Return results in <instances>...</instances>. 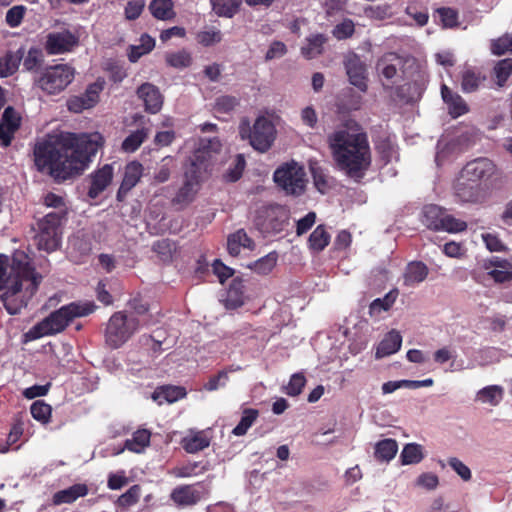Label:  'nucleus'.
Returning <instances> with one entry per match:
<instances>
[{"label": "nucleus", "mask_w": 512, "mask_h": 512, "mask_svg": "<svg viewBox=\"0 0 512 512\" xmlns=\"http://www.w3.org/2000/svg\"><path fill=\"white\" fill-rule=\"evenodd\" d=\"M491 52L498 56L512 52V34L506 33L497 39H493L491 41Z\"/></svg>", "instance_id": "4d7b16f0"}, {"label": "nucleus", "mask_w": 512, "mask_h": 512, "mask_svg": "<svg viewBox=\"0 0 512 512\" xmlns=\"http://www.w3.org/2000/svg\"><path fill=\"white\" fill-rule=\"evenodd\" d=\"M447 463L463 481L467 482L471 480L472 472L470 468L459 458L450 457L448 458Z\"/></svg>", "instance_id": "e2e57ef3"}, {"label": "nucleus", "mask_w": 512, "mask_h": 512, "mask_svg": "<svg viewBox=\"0 0 512 512\" xmlns=\"http://www.w3.org/2000/svg\"><path fill=\"white\" fill-rule=\"evenodd\" d=\"M94 304L70 303L52 312L48 317L35 324L25 334L26 341H33L44 336L62 332L76 317H83L93 312Z\"/></svg>", "instance_id": "20e7f679"}, {"label": "nucleus", "mask_w": 512, "mask_h": 512, "mask_svg": "<svg viewBox=\"0 0 512 512\" xmlns=\"http://www.w3.org/2000/svg\"><path fill=\"white\" fill-rule=\"evenodd\" d=\"M402 464H417L423 459L422 447L416 443H409L404 446L400 455Z\"/></svg>", "instance_id": "c03bdc74"}, {"label": "nucleus", "mask_w": 512, "mask_h": 512, "mask_svg": "<svg viewBox=\"0 0 512 512\" xmlns=\"http://www.w3.org/2000/svg\"><path fill=\"white\" fill-rule=\"evenodd\" d=\"M344 66L349 82L360 91L367 90V69L365 63L355 53L345 56Z\"/></svg>", "instance_id": "2eb2a0df"}, {"label": "nucleus", "mask_w": 512, "mask_h": 512, "mask_svg": "<svg viewBox=\"0 0 512 512\" xmlns=\"http://www.w3.org/2000/svg\"><path fill=\"white\" fill-rule=\"evenodd\" d=\"M414 64V59L395 52L383 54L376 63L377 74L383 85H393L407 77V67Z\"/></svg>", "instance_id": "1a4fd4ad"}, {"label": "nucleus", "mask_w": 512, "mask_h": 512, "mask_svg": "<svg viewBox=\"0 0 512 512\" xmlns=\"http://www.w3.org/2000/svg\"><path fill=\"white\" fill-rule=\"evenodd\" d=\"M51 412V406L42 400L35 401L30 407L32 417L42 424H47L49 422Z\"/></svg>", "instance_id": "3c124183"}, {"label": "nucleus", "mask_w": 512, "mask_h": 512, "mask_svg": "<svg viewBox=\"0 0 512 512\" xmlns=\"http://www.w3.org/2000/svg\"><path fill=\"white\" fill-rule=\"evenodd\" d=\"M24 57V47L18 48L16 51H7L0 57V77L6 78L15 74Z\"/></svg>", "instance_id": "393cba45"}, {"label": "nucleus", "mask_w": 512, "mask_h": 512, "mask_svg": "<svg viewBox=\"0 0 512 512\" xmlns=\"http://www.w3.org/2000/svg\"><path fill=\"white\" fill-rule=\"evenodd\" d=\"M305 176L303 166L291 160L283 163L274 171L273 180L286 194L299 196L305 190Z\"/></svg>", "instance_id": "9d476101"}, {"label": "nucleus", "mask_w": 512, "mask_h": 512, "mask_svg": "<svg viewBox=\"0 0 512 512\" xmlns=\"http://www.w3.org/2000/svg\"><path fill=\"white\" fill-rule=\"evenodd\" d=\"M255 242L248 236L244 229H239L230 234L227 239V250L231 256H238L241 249L254 250Z\"/></svg>", "instance_id": "5701e85b"}, {"label": "nucleus", "mask_w": 512, "mask_h": 512, "mask_svg": "<svg viewBox=\"0 0 512 512\" xmlns=\"http://www.w3.org/2000/svg\"><path fill=\"white\" fill-rule=\"evenodd\" d=\"M244 303V285L241 279L235 278L227 291L226 305L228 308H237Z\"/></svg>", "instance_id": "c9c22d12"}, {"label": "nucleus", "mask_w": 512, "mask_h": 512, "mask_svg": "<svg viewBox=\"0 0 512 512\" xmlns=\"http://www.w3.org/2000/svg\"><path fill=\"white\" fill-rule=\"evenodd\" d=\"M326 42L327 37L324 34L310 35L301 47V54L307 59H313L322 54Z\"/></svg>", "instance_id": "c756f323"}, {"label": "nucleus", "mask_w": 512, "mask_h": 512, "mask_svg": "<svg viewBox=\"0 0 512 512\" xmlns=\"http://www.w3.org/2000/svg\"><path fill=\"white\" fill-rule=\"evenodd\" d=\"M494 73L497 78V84L499 86H503L512 74V59L506 58L500 60L494 67Z\"/></svg>", "instance_id": "13d9d810"}, {"label": "nucleus", "mask_w": 512, "mask_h": 512, "mask_svg": "<svg viewBox=\"0 0 512 512\" xmlns=\"http://www.w3.org/2000/svg\"><path fill=\"white\" fill-rule=\"evenodd\" d=\"M22 61L25 71L35 72L44 63V53L40 48L35 46L30 47L27 51L24 49Z\"/></svg>", "instance_id": "f704fd0d"}, {"label": "nucleus", "mask_w": 512, "mask_h": 512, "mask_svg": "<svg viewBox=\"0 0 512 512\" xmlns=\"http://www.w3.org/2000/svg\"><path fill=\"white\" fill-rule=\"evenodd\" d=\"M207 167L204 151H196L190 157L184 170L183 184L171 201L178 210L185 209L196 199Z\"/></svg>", "instance_id": "39448f33"}, {"label": "nucleus", "mask_w": 512, "mask_h": 512, "mask_svg": "<svg viewBox=\"0 0 512 512\" xmlns=\"http://www.w3.org/2000/svg\"><path fill=\"white\" fill-rule=\"evenodd\" d=\"M165 59L168 65L178 69L186 68L192 63L191 54L186 50L169 53L166 55Z\"/></svg>", "instance_id": "603ef678"}, {"label": "nucleus", "mask_w": 512, "mask_h": 512, "mask_svg": "<svg viewBox=\"0 0 512 512\" xmlns=\"http://www.w3.org/2000/svg\"><path fill=\"white\" fill-rule=\"evenodd\" d=\"M196 40L199 44L208 47L222 41V33L219 29L208 28L199 31L196 35Z\"/></svg>", "instance_id": "5fc2aeb1"}, {"label": "nucleus", "mask_w": 512, "mask_h": 512, "mask_svg": "<svg viewBox=\"0 0 512 512\" xmlns=\"http://www.w3.org/2000/svg\"><path fill=\"white\" fill-rule=\"evenodd\" d=\"M42 279L25 252H15L10 263L7 256L0 254V301L10 315L28 305Z\"/></svg>", "instance_id": "f03ea898"}, {"label": "nucleus", "mask_w": 512, "mask_h": 512, "mask_svg": "<svg viewBox=\"0 0 512 512\" xmlns=\"http://www.w3.org/2000/svg\"><path fill=\"white\" fill-rule=\"evenodd\" d=\"M207 468L199 462L188 463L174 469V475L179 478H189L206 471Z\"/></svg>", "instance_id": "bf43d9fd"}, {"label": "nucleus", "mask_w": 512, "mask_h": 512, "mask_svg": "<svg viewBox=\"0 0 512 512\" xmlns=\"http://www.w3.org/2000/svg\"><path fill=\"white\" fill-rule=\"evenodd\" d=\"M503 399V388L499 385H489L480 389L476 394V400L491 406H497Z\"/></svg>", "instance_id": "72a5a7b5"}, {"label": "nucleus", "mask_w": 512, "mask_h": 512, "mask_svg": "<svg viewBox=\"0 0 512 512\" xmlns=\"http://www.w3.org/2000/svg\"><path fill=\"white\" fill-rule=\"evenodd\" d=\"M258 417V411L255 409H246L243 412L240 422L235 426L232 433L235 436H243L247 433L248 429L253 425Z\"/></svg>", "instance_id": "de8ad7c7"}, {"label": "nucleus", "mask_w": 512, "mask_h": 512, "mask_svg": "<svg viewBox=\"0 0 512 512\" xmlns=\"http://www.w3.org/2000/svg\"><path fill=\"white\" fill-rule=\"evenodd\" d=\"M398 450L397 442L393 439H384L375 445V457L380 461L392 460Z\"/></svg>", "instance_id": "ea45409f"}, {"label": "nucleus", "mask_w": 512, "mask_h": 512, "mask_svg": "<svg viewBox=\"0 0 512 512\" xmlns=\"http://www.w3.org/2000/svg\"><path fill=\"white\" fill-rule=\"evenodd\" d=\"M88 494V487L85 484H74L66 489L60 490L53 495L54 505L70 504L80 497Z\"/></svg>", "instance_id": "cd10ccee"}, {"label": "nucleus", "mask_w": 512, "mask_h": 512, "mask_svg": "<svg viewBox=\"0 0 512 512\" xmlns=\"http://www.w3.org/2000/svg\"><path fill=\"white\" fill-rule=\"evenodd\" d=\"M355 31V25L351 19H345L337 24L333 30V36L338 40H343L351 37Z\"/></svg>", "instance_id": "774afa93"}, {"label": "nucleus", "mask_w": 512, "mask_h": 512, "mask_svg": "<svg viewBox=\"0 0 512 512\" xmlns=\"http://www.w3.org/2000/svg\"><path fill=\"white\" fill-rule=\"evenodd\" d=\"M397 294L394 292L387 293L383 298L375 299L369 307L372 316L379 315L383 311L389 310L396 300Z\"/></svg>", "instance_id": "8fccbe9b"}, {"label": "nucleus", "mask_w": 512, "mask_h": 512, "mask_svg": "<svg viewBox=\"0 0 512 512\" xmlns=\"http://www.w3.org/2000/svg\"><path fill=\"white\" fill-rule=\"evenodd\" d=\"M113 178V166L105 164L90 175V187L88 196L92 199L97 198L111 183Z\"/></svg>", "instance_id": "6ab92c4d"}, {"label": "nucleus", "mask_w": 512, "mask_h": 512, "mask_svg": "<svg viewBox=\"0 0 512 512\" xmlns=\"http://www.w3.org/2000/svg\"><path fill=\"white\" fill-rule=\"evenodd\" d=\"M330 241V235L323 225H319L309 237V246L314 251H322Z\"/></svg>", "instance_id": "37998d69"}, {"label": "nucleus", "mask_w": 512, "mask_h": 512, "mask_svg": "<svg viewBox=\"0 0 512 512\" xmlns=\"http://www.w3.org/2000/svg\"><path fill=\"white\" fill-rule=\"evenodd\" d=\"M484 80L485 76H483L479 71L467 68L462 74V90L466 93L474 92Z\"/></svg>", "instance_id": "a19ab883"}, {"label": "nucleus", "mask_w": 512, "mask_h": 512, "mask_svg": "<svg viewBox=\"0 0 512 512\" xmlns=\"http://www.w3.org/2000/svg\"><path fill=\"white\" fill-rule=\"evenodd\" d=\"M467 229V223L461 219H457L454 216L444 213L441 223L439 224L436 231H445L448 233H459Z\"/></svg>", "instance_id": "79ce46f5"}, {"label": "nucleus", "mask_w": 512, "mask_h": 512, "mask_svg": "<svg viewBox=\"0 0 512 512\" xmlns=\"http://www.w3.org/2000/svg\"><path fill=\"white\" fill-rule=\"evenodd\" d=\"M137 96L143 102L144 109L150 114L158 113L162 106L164 97L158 87L151 83H143L137 89Z\"/></svg>", "instance_id": "a211bd4d"}, {"label": "nucleus", "mask_w": 512, "mask_h": 512, "mask_svg": "<svg viewBox=\"0 0 512 512\" xmlns=\"http://www.w3.org/2000/svg\"><path fill=\"white\" fill-rule=\"evenodd\" d=\"M428 275V268L422 262H411L407 265L404 281L408 286L423 282Z\"/></svg>", "instance_id": "2f4dec72"}, {"label": "nucleus", "mask_w": 512, "mask_h": 512, "mask_svg": "<svg viewBox=\"0 0 512 512\" xmlns=\"http://www.w3.org/2000/svg\"><path fill=\"white\" fill-rule=\"evenodd\" d=\"M141 327V320L127 311L115 312L109 319L105 339L112 348H119Z\"/></svg>", "instance_id": "6e6552de"}, {"label": "nucleus", "mask_w": 512, "mask_h": 512, "mask_svg": "<svg viewBox=\"0 0 512 512\" xmlns=\"http://www.w3.org/2000/svg\"><path fill=\"white\" fill-rule=\"evenodd\" d=\"M376 150L385 164L398 159L397 148L390 139L380 140L376 144Z\"/></svg>", "instance_id": "09e8293b"}, {"label": "nucleus", "mask_w": 512, "mask_h": 512, "mask_svg": "<svg viewBox=\"0 0 512 512\" xmlns=\"http://www.w3.org/2000/svg\"><path fill=\"white\" fill-rule=\"evenodd\" d=\"M145 6V0H129L124 8L125 19L136 20L142 14Z\"/></svg>", "instance_id": "69168bd1"}, {"label": "nucleus", "mask_w": 512, "mask_h": 512, "mask_svg": "<svg viewBox=\"0 0 512 512\" xmlns=\"http://www.w3.org/2000/svg\"><path fill=\"white\" fill-rule=\"evenodd\" d=\"M103 143L98 132H61L54 140L36 144L35 165L41 172L48 171L57 182H63L82 174Z\"/></svg>", "instance_id": "f257e3e1"}, {"label": "nucleus", "mask_w": 512, "mask_h": 512, "mask_svg": "<svg viewBox=\"0 0 512 512\" xmlns=\"http://www.w3.org/2000/svg\"><path fill=\"white\" fill-rule=\"evenodd\" d=\"M174 5L172 0H152L149 4V10L153 17L158 20H171L175 17Z\"/></svg>", "instance_id": "473e14b6"}, {"label": "nucleus", "mask_w": 512, "mask_h": 512, "mask_svg": "<svg viewBox=\"0 0 512 512\" xmlns=\"http://www.w3.org/2000/svg\"><path fill=\"white\" fill-rule=\"evenodd\" d=\"M277 262V254L269 253L266 256L248 265V268L258 274L266 275L272 271Z\"/></svg>", "instance_id": "a18cd8bd"}, {"label": "nucleus", "mask_w": 512, "mask_h": 512, "mask_svg": "<svg viewBox=\"0 0 512 512\" xmlns=\"http://www.w3.org/2000/svg\"><path fill=\"white\" fill-rule=\"evenodd\" d=\"M445 212L446 211L438 205H435V204L426 205L423 208L424 224L430 229L437 230Z\"/></svg>", "instance_id": "58836bf2"}, {"label": "nucleus", "mask_w": 512, "mask_h": 512, "mask_svg": "<svg viewBox=\"0 0 512 512\" xmlns=\"http://www.w3.org/2000/svg\"><path fill=\"white\" fill-rule=\"evenodd\" d=\"M151 433L147 429H138L132 434V437L126 439L124 447L114 452L115 455L122 453L124 450L133 453H142L150 445Z\"/></svg>", "instance_id": "b1692460"}, {"label": "nucleus", "mask_w": 512, "mask_h": 512, "mask_svg": "<svg viewBox=\"0 0 512 512\" xmlns=\"http://www.w3.org/2000/svg\"><path fill=\"white\" fill-rule=\"evenodd\" d=\"M239 104V100L235 96L222 95L219 96L214 104V110L218 113H229Z\"/></svg>", "instance_id": "680f3d73"}, {"label": "nucleus", "mask_w": 512, "mask_h": 512, "mask_svg": "<svg viewBox=\"0 0 512 512\" xmlns=\"http://www.w3.org/2000/svg\"><path fill=\"white\" fill-rule=\"evenodd\" d=\"M210 445V436L206 431L189 430L181 440V446L187 453H197Z\"/></svg>", "instance_id": "412c9836"}, {"label": "nucleus", "mask_w": 512, "mask_h": 512, "mask_svg": "<svg viewBox=\"0 0 512 512\" xmlns=\"http://www.w3.org/2000/svg\"><path fill=\"white\" fill-rule=\"evenodd\" d=\"M64 218L63 211L46 214L37 223L35 241L38 249L52 252L58 249L61 242L60 224Z\"/></svg>", "instance_id": "9b49d317"}, {"label": "nucleus", "mask_w": 512, "mask_h": 512, "mask_svg": "<svg viewBox=\"0 0 512 512\" xmlns=\"http://www.w3.org/2000/svg\"><path fill=\"white\" fill-rule=\"evenodd\" d=\"M78 45V38L69 30L50 32L46 36L44 48L49 55L68 53Z\"/></svg>", "instance_id": "ddd939ff"}, {"label": "nucleus", "mask_w": 512, "mask_h": 512, "mask_svg": "<svg viewBox=\"0 0 512 512\" xmlns=\"http://www.w3.org/2000/svg\"><path fill=\"white\" fill-rule=\"evenodd\" d=\"M246 165L245 158L242 154L236 155L231 166L224 174V179L228 182H235L240 179Z\"/></svg>", "instance_id": "864d4df0"}, {"label": "nucleus", "mask_w": 512, "mask_h": 512, "mask_svg": "<svg viewBox=\"0 0 512 512\" xmlns=\"http://www.w3.org/2000/svg\"><path fill=\"white\" fill-rule=\"evenodd\" d=\"M75 69L69 64H56L39 71L33 78L34 85L49 96L63 92L74 80Z\"/></svg>", "instance_id": "423d86ee"}, {"label": "nucleus", "mask_w": 512, "mask_h": 512, "mask_svg": "<svg viewBox=\"0 0 512 512\" xmlns=\"http://www.w3.org/2000/svg\"><path fill=\"white\" fill-rule=\"evenodd\" d=\"M463 179L470 182H487L492 178H497L499 170L494 162L488 158H477L468 162L461 171Z\"/></svg>", "instance_id": "f8f14e48"}, {"label": "nucleus", "mask_w": 512, "mask_h": 512, "mask_svg": "<svg viewBox=\"0 0 512 512\" xmlns=\"http://www.w3.org/2000/svg\"><path fill=\"white\" fill-rule=\"evenodd\" d=\"M239 134L243 140L248 139L256 151L264 153L272 147L277 131L270 118L259 116L252 127L248 121H243L239 126Z\"/></svg>", "instance_id": "0eeeda50"}, {"label": "nucleus", "mask_w": 512, "mask_h": 512, "mask_svg": "<svg viewBox=\"0 0 512 512\" xmlns=\"http://www.w3.org/2000/svg\"><path fill=\"white\" fill-rule=\"evenodd\" d=\"M186 396V391L180 386H165L154 391L152 397L159 404L173 403Z\"/></svg>", "instance_id": "7c9ffc66"}, {"label": "nucleus", "mask_w": 512, "mask_h": 512, "mask_svg": "<svg viewBox=\"0 0 512 512\" xmlns=\"http://www.w3.org/2000/svg\"><path fill=\"white\" fill-rule=\"evenodd\" d=\"M141 496V487L139 485L131 486L125 493L120 495L116 504L121 508H128L139 501Z\"/></svg>", "instance_id": "6e6d98bb"}, {"label": "nucleus", "mask_w": 512, "mask_h": 512, "mask_svg": "<svg viewBox=\"0 0 512 512\" xmlns=\"http://www.w3.org/2000/svg\"><path fill=\"white\" fill-rule=\"evenodd\" d=\"M149 135V129L142 127L130 133L122 142L121 148L126 153L135 152Z\"/></svg>", "instance_id": "e433bc0d"}, {"label": "nucleus", "mask_w": 512, "mask_h": 512, "mask_svg": "<svg viewBox=\"0 0 512 512\" xmlns=\"http://www.w3.org/2000/svg\"><path fill=\"white\" fill-rule=\"evenodd\" d=\"M456 145L454 143H448L444 140H439L437 143V151L435 155V162L438 166L445 163L455 152Z\"/></svg>", "instance_id": "052dcab7"}, {"label": "nucleus", "mask_w": 512, "mask_h": 512, "mask_svg": "<svg viewBox=\"0 0 512 512\" xmlns=\"http://www.w3.org/2000/svg\"><path fill=\"white\" fill-rule=\"evenodd\" d=\"M242 0H210L212 10L220 17H233L241 4Z\"/></svg>", "instance_id": "4c0bfd02"}, {"label": "nucleus", "mask_w": 512, "mask_h": 512, "mask_svg": "<svg viewBox=\"0 0 512 512\" xmlns=\"http://www.w3.org/2000/svg\"><path fill=\"white\" fill-rule=\"evenodd\" d=\"M143 174V166L141 163L133 161L126 165L124 177L118 190V197L126 194L137 185Z\"/></svg>", "instance_id": "a878e982"}, {"label": "nucleus", "mask_w": 512, "mask_h": 512, "mask_svg": "<svg viewBox=\"0 0 512 512\" xmlns=\"http://www.w3.org/2000/svg\"><path fill=\"white\" fill-rule=\"evenodd\" d=\"M206 494L199 485H181L174 488L170 494L171 500L178 506H192L198 503Z\"/></svg>", "instance_id": "f3484780"}, {"label": "nucleus", "mask_w": 512, "mask_h": 512, "mask_svg": "<svg viewBox=\"0 0 512 512\" xmlns=\"http://www.w3.org/2000/svg\"><path fill=\"white\" fill-rule=\"evenodd\" d=\"M333 159L338 168L349 177L360 179L371 164V154L366 134L352 132L342 127L328 136Z\"/></svg>", "instance_id": "7ed1b4c3"}, {"label": "nucleus", "mask_w": 512, "mask_h": 512, "mask_svg": "<svg viewBox=\"0 0 512 512\" xmlns=\"http://www.w3.org/2000/svg\"><path fill=\"white\" fill-rule=\"evenodd\" d=\"M454 190L456 196L463 202L477 201L480 191L477 183L470 182L468 179H463L461 173L454 185Z\"/></svg>", "instance_id": "c85d7f7f"}, {"label": "nucleus", "mask_w": 512, "mask_h": 512, "mask_svg": "<svg viewBox=\"0 0 512 512\" xmlns=\"http://www.w3.org/2000/svg\"><path fill=\"white\" fill-rule=\"evenodd\" d=\"M401 344V334L397 330L389 331L377 346L375 352L376 359H381L396 353L400 349Z\"/></svg>", "instance_id": "bb28decb"}, {"label": "nucleus", "mask_w": 512, "mask_h": 512, "mask_svg": "<svg viewBox=\"0 0 512 512\" xmlns=\"http://www.w3.org/2000/svg\"><path fill=\"white\" fill-rule=\"evenodd\" d=\"M103 88L104 82L96 81L88 85L82 95L70 97L67 101L69 111L80 113L83 110L94 107L99 100V94Z\"/></svg>", "instance_id": "4468645a"}, {"label": "nucleus", "mask_w": 512, "mask_h": 512, "mask_svg": "<svg viewBox=\"0 0 512 512\" xmlns=\"http://www.w3.org/2000/svg\"><path fill=\"white\" fill-rule=\"evenodd\" d=\"M405 13L420 27L426 25L429 19L427 9L418 2L409 3L405 9Z\"/></svg>", "instance_id": "49530a36"}, {"label": "nucleus", "mask_w": 512, "mask_h": 512, "mask_svg": "<svg viewBox=\"0 0 512 512\" xmlns=\"http://www.w3.org/2000/svg\"><path fill=\"white\" fill-rule=\"evenodd\" d=\"M288 219V211L284 207L273 206L265 211V218L258 225L263 233L277 234L286 229Z\"/></svg>", "instance_id": "dca6fc26"}, {"label": "nucleus", "mask_w": 512, "mask_h": 512, "mask_svg": "<svg viewBox=\"0 0 512 512\" xmlns=\"http://www.w3.org/2000/svg\"><path fill=\"white\" fill-rule=\"evenodd\" d=\"M441 96L447 105L449 114L453 118L460 117L469 111L465 100L459 94L450 90L445 84L441 86Z\"/></svg>", "instance_id": "4be33fe9"}, {"label": "nucleus", "mask_w": 512, "mask_h": 512, "mask_svg": "<svg viewBox=\"0 0 512 512\" xmlns=\"http://www.w3.org/2000/svg\"><path fill=\"white\" fill-rule=\"evenodd\" d=\"M415 485L422 489L433 491L439 485V477L433 472H425L417 477Z\"/></svg>", "instance_id": "0e129e2a"}, {"label": "nucleus", "mask_w": 512, "mask_h": 512, "mask_svg": "<svg viewBox=\"0 0 512 512\" xmlns=\"http://www.w3.org/2000/svg\"><path fill=\"white\" fill-rule=\"evenodd\" d=\"M437 13L444 28H454L458 25V13L453 8H439Z\"/></svg>", "instance_id": "338daca9"}, {"label": "nucleus", "mask_w": 512, "mask_h": 512, "mask_svg": "<svg viewBox=\"0 0 512 512\" xmlns=\"http://www.w3.org/2000/svg\"><path fill=\"white\" fill-rule=\"evenodd\" d=\"M484 269L496 283H506L512 280V265L505 259L493 257L484 263Z\"/></svg>", "instance_id": "aec40b11"}]
</instances>
